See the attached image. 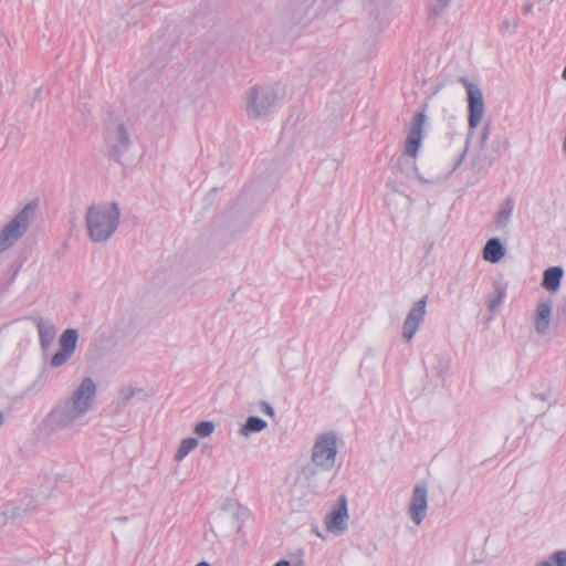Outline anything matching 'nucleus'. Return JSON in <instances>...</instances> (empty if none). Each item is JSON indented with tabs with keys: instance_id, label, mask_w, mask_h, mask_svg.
Here are the masks:
<instances>
[{
	"instance_id": "nucleus-35",
	"label": "nucleus",
	"mask_w": 566,
	"mask_h": 566,
	"mask_svg": "<svg viewBox=\"0 0 566 566\" xmlns=\"http://www.w3.org/2000/svg\"><path fill=\"white\" fill-rule=\"evenodd\" d=\"M228 506L232 509V512H231L232 518L238 521L239 515L241 513V507L238 506L237 504H229Z\"/></svg>"
},
{
	"instance_id": "nucleus-14",
	"label": "nucleus",
	"mask_w": 566,
	"mask_h": 566,
	"mask_svg": "<svg viewBox=\"0 0 566 566\" xmlns=\"http://www.w3.org/2000/svg\"><path fill=\"white\" fill-rule=\"evenodd\" d=\"M317 0H289L285 15L294 24H306L311 20V12Z\"/></svg>"
},
{
	"instance_id": "nucleus-4",
	"label": "nucleus",
	"mask_w": 566,
	"mask_h": 566,
	"mask_svg": "<svg viewBox=\"0 0 566 566\" xmlns=\"http://www.w3.org/2000/svg\"><path fill=\"white\" fill-rule=\"evenodd\" d=\"M333 469H322L314 462L305 464L291 488L292 500L300 501L301 495L307 496L326 490L334 478Z\"/></svg>"
},
{
	"instance_id": "nucleus-17",
	"label": "nucleus",
	"mask_w": 566,
	"mask_h": 566,
	"mask_svg": "<svg viewBox=\"0 0 566 566\" xmlns=\"http://www.w3.org/2000/svg\"><path fill=\"white\" fill-rule=\"evenodd\" d=\"M564 276V269L562 266H551L543 273L542 287L551 293L559 290L562 279Z\"/></svg>"
},
{
	"instance_id": "nucleus-31",
	"label": "nucleus",
	"mask_w": 566,
	"mask_h": 566,
	"mask_svg": "<svg viewBox=\"0 0 566 566\" xmlns=\"http://www.w3.org/2000/svg\"><path fill=\"white\" fill-rule=\"evenodd\" d=\"M450 2L451 0H437V3L432 7V13L436 15L441 14Z\"/></svg>"
},
{
	"instance_id": "nucleus-34",
	"label": "nucleus",
	"mask_w": 566,
	"mask_h": 566,
	"mask_svg": "<svg viewBox=\"0 0 566 566\" xmlns=\"http://www.w3.org/2000/svg\"><path fill=\"white\" fill-rule=\"evenodd\" d=\"M261 409L264 413L273 417L274 416V409L272 408V406L270 403H268L266 401H262L261 402Z\"/></svg>"
},
{
	"instance_id": "nucleus-11",
	"label": "nucleus",
	"mask_w": 566,
	"mask_h": 566,
	"mask_svg": "<svg viewBox=\"0 0 566 566\" xmlns=\"http://www.w3.org/2000/svg\"><path fill=\"white\" fill-rule=\"evenodd\" d=\"M426 120L427 116L424 111H419L413 116L412 124L405 143V154L411 158H416L422 144V132Z\"/></svg>"
},
{
	"instance_id": "nucleus-37",
	"label": "nucleus",
	"mask_w": 566,
	"mask_h": 566,
	"mask_svg": "<svg viewBox=\"0 0 566 566\" xmlns=\"http://www.w3.org/2000/svg\"><path fill=\"white\" fill-rule=\"evenodd\" d=\"M274 566H291V563L286 559L277 562Z\"/></svg>"
},
{
	"instance_id": "nucleus-29",
	"label": "nucleus",
	"mask_w": 566,
	"mask_h": 566,
	"mask_svg": "<svg viewBox=\"0 0 566 566\" xmlns=\"http://www.w3.org/2000/svg\"><path fill=\"white\" fill-rule=\"evenodd\" d=\"M518 28V22L515 20L504 19L501 23V30L504 32L515 33Z\"/></svg>"
},
{
	"instance_id": "nucleus-10",
	"label": "nucleus",
	"mask_w": 566,
	"mask_h": 566,
	"mask_svg": "<svg viewBox=\"0 0 566 566\" xmlns=\"http://www.w3.org/2000/svg\"><path fill=\"white\" fill-rule=\"evenodd\" d=\"M348 510L345 495L338 497L337 504L325 517L327 531L340 535L347 530Z\"/></svg>"
},
{
	"instance_id": "nucleus-5",
	"label": "nucleus",
	"mask_w": 566,
	"mask_h": 566,
	"mask_svg": "<svg viewBox=\"0 0 566 566\" xmlns=\"http://www.w3.org/2000/svg\"><path fill=\"white\" fill-rule=\"evenodd\" d=\"M281 99L276 85H254L247 91L245 112L249 118L259 119L270 115Z\"/></svg>"
},
{
	"instance_id": "nucleus-38",
	"label": "nucleus",
	"mask_w": 566,
	"mask_h": 566,
	"mask_svg": "<svg viewBox=\"0 0 566 566\" xmlns=\"http://www.w3.org/2000/svg\"><path fill=\"white\" fill-rule=\"evenodd\" d=\"M196 566H210V564L206 560H202V562L198 563Z\"/></svg>"
},
{
	"instance_id": "nucleus-23",
	"label": "nucleus",
	"mask_w": 566,
	"mask_h": 566,
	"mask_svg": "<svg viewBox=\"0 0 566 566\" xmlns=\"http://www.w3.org/2000/svg\"><path fill=\"white\" fill-rule=\"evenodd\" d=\"M268 426L266 421L256 416H251L240 429V434L248 437L250 433L260 432Z\"/></svg>"
},
{
	"instance_id": "nucleus-19",
	"label": "nucleus",
	"mask_w": 566,
	"mask_h": 566,
	"mask_svg": "<svg viewBox=\"0 0 566 566\" xmlns=\"http://www.w3.org/2000/svg\"><path fill=\"white\" fill-rule=\"evenodd\" d=\"M507 283L503 277H499L494 280L492 285V291L488 298V308L491 312H494L499 305L502 303L503 298L506 295Z\"/></svg>"
},
{
	"instance_id": "nucleus-7",
	"label": "nucleus",
	"mask_w": 566,
	"mask_h": 566,
	"mask_svg": "<svg viewBox=\"0 0 566 566\" xmlns=\"http://www.w3.org/2000/svg\"><path fill=\"white\" fill-rule=\"evenodd\" d=\"M34 213V206L28 203L0 231V253L11 248L27 232Z\"/></svg>"
},
{
	"instance_id": "nucleus-8",
	"label": "nucleus",
	"mask_w": 566,
	"mask_h": 566,
	"mask_svg": "<svg viewBox=\"0 0 566 566\" xmlns=\"http://www.w3.org/2000/svg\"><path fill=\"white\" fill-rule=\"evenodd\" d=\"M337 437L333 431L319 434L312 448L311 461L322 469H335Z\"/></svg>"
},
{
	"instance_id": "nucleus-21",
	"label": "nucleus",
	"mask_w": 566,
	"mask_h": 566,
	"mask_svg": "<svg viewBox=\"0 0 566 566\" xmlns=\"http://www.w3.org/2000/svg\"><path fill=\"white\" fill-rule=\"evenodd\" d=\"M153 396L150 390L143 388H136L133 386H125L119 389V401L127 405L134 397H138L139 400H147Z\"/></svg>"
},
{
	"instance_id": "nucleus-28",
	"label": "nucleus",
	"mask_w": 566,
	"mask_h": 566,
	"mask_svg": "<svg viewBox=\"0 0 566 566\" xmlns=\"http://www.w3.org/2000/svg\"><path fill=\"white\" fill-rule=\"evenodd\" d=\"M556 322L566 324V298L562 300L555 310Z\"/></svg>"
},
{
	"instance_id": "nucleus-25",
	"label": "nucleus",
	"mask_w": 566,
	"mask_h": 566,
	"mask_svg": "<svg viewBox=\"0 0 566 566\" xmlns=\"http://www.w3.org/2000/svg\"><path fill=\"white\" fill-rule=\"evenodd\" d=\"M536 566H566V551H557Z\"/></svg>"
},
{
	"instance_id": "nucleus-12",
	"label": "nucleus",
	"mask_w": 566,
	"mask_h": 566,
	"mask_svg": "<svg viewBox=\"0 0 566 566\" xmlns=\"http://www.w3.org/2000/svg\"><path fill=\"white\" fill-rule=\"evenodd\" d=\"M427 298L428 296L424 295L421 300L417 301L403 322L402 339L406 343H409L413 338L420 324L423 322L426 315Z\"/></svg>"
},
{
	"instance_id": "nucleus-27",
	"label": "nucleus",
	"mask_w": 566,
	"mask_h": 566,
	"mask_svg": "<svg viewBox=\"0 0 566 566\" xmlns=\"http://www.w3.org/2000/svg\"><path fill=\"white\" fill-rule=\"evenodd\" d=\"M72 356H73L72 354L60 349L51 357L50 365L53 368H59V367L63 366L64 364H66L71 359Z\"/></svg>"
},
{
	"instance_id": "nucleus-6",
	"label": "nucleus",
	"mask_w": 566,
	"mask_h": 566,
	"mask_svg": "<svg viewBox=\"0 0 566 566\" xmlns=\"http://www.w3.org/2000/svg\"><path fill=\"white\" fill-rule=\"evenodd\" d=\"M104 143L107 156L119 161L132 146L127 126L118 119L109 120L105 128Z\"/></svg>"
},
{
	"instance_id": "nucleus-33",
	"label": "nucleus",
	"mask_w": 566,
	"mask_h": 566,
	"mask_svg": "<svg viewBox=\"0 0 566 566\" xmlns=\"http://www.w3.org/2000/svg\"><path fill=\"white\" fill-rule=\"evenodd\" d=\"M511 146L510 144V140L509 139H504L500 145H497L494 149V151L497 154V155H501L503 151H505L506 149H509Z\"/></svg>"
},
{
	"instance_id": "nucleus-13",
	"label": "nucleus",
	"mask_w": 566,
	"mask_h": 566,
	"mask_svg": "<svg viewBox=\"0 0 566 566\" xmlns=\"http://www.w3.org/2000/svg\"><path fill=\"white\" fill-rule=\"evenodd\" d=\"M428 488L426 484H417L413 488L409 504V516L416 525H420L427 515Z\"/></svg>"
},
{
	"instance_id": "nucleus-18",
	"label": "nucleus",
	"mask_w": 566,
	"mask_h": 566,
	"mask_svg": "<svg viewBox=\"0 0 566 566\" xmlns=\"http://www.w3.org/2000/svg\"><path fill=\"white\" fill-rule=\"evenodd\" d=\"M483 259L490 263H497L505 255V248L499 238H491L483 248Z\"/></svg>"
},
{
	"instance_id": "nucleus-15",
	"label": "nucleus",
	"mask_w": 566,
	"mask_h": 566,
	"mask_svg": "<svg viewBox=\"0 0 566 566\" xmlns=\"http://www.w3.org/2000/svg\"><path fill=\"white\" fill-rule=\"evenodd\" d=\"M552 317V304L549 301H541L536 305L534 316V328L536 333L544 336L548 333Z\"/></svg>"
},
{
	"instance_id": "nucleus-2",
	"label": "nucleus",
	"mask_w": 566,
	"mask_h": 566,
	"mask_svg": "<svg viewBox=\"0 0 566 566\" xmlns=\"http://www.w3.org/2000/svg\"><path fill=\"white\" fill-rule=\"evenodd\" d=\"M120 209L116 202L92 205L85 213L88 238L94 243L108 241L119 226Z\"/></svg>"
},
{
	"instance_id": "nucleus-9",
	"label": "nucleus",
	"mask_w": 566,
	"mask_h": 566,
	"mask_svg": "<svg viewBox=\"0 0 566 566\" xmlns=\"http://www.w3.org/2000/svg\"><path fill=\"white\" fill-rule=\"evenodd\" d=\"M459 82L465 87L469 102V127L470 129L478 127L481 123L485 106L482 91L478 85L471 83L467 77H460Z\"/></svg>"
},
{
	"instance_id": "nucleus-20",
	"label": "nucleus",
	"mask_w": 566,
	"mask_h": 566,
	"mask_svg": "<svg viewBox=\"0 0 566 566\" xmlns=\"http://www.w3.org/2000/svg\"><path fill=\"white\" fill-rule=\"evenodd\" d=\"M40 345L43 349L48 348L55 338V326L49 321L36 318L35 319Z\"/></svg>"
},
{
	"instance_id": "nucleus-3",
	"label": "nucleus",
	"mask_w": 566,
	"mask_h": 566,
	"mask_svg": "<svg viewBox=\"0 0 566 566\" xmlns=\"http://www.w3.org/2000/svg\"><path fill=\"white\" fill-rule=\"evenodd\" d=\"M469 148V139L453 140L444 158L431 160L428 164V172L424 175L417 170L420 182L439 184L451 176L462 164Z\"/></svg>"
},
{
	"instance_id": "nucleus-30",
	"label": "nucleus",
	"mask_w": 566,
	"mask_h": 566,
	"mask_svg": "<svg viewBox=\"0 0 566 566\" xmlns=\"http://www.w3.org/2000/svg\"><path fill=\"white\" fill-rule=\"evenodd\" d=\"M532 397L534 399L541 400L543 402H548V407L552 406V402H551L552 391L549 389L545 390L544 392H533Z\"/></svg>"
},
{
	"instance_id": "nucleus-39",
	"label": "nucleus",
	"mask_w": 566,
	"mask_h": 566,
	"mask_svg": "<svg viewBox=\"0 0 566 566\" xmlns=\"http://www.w3.org/2000/svg\"><path fill=\"white\" fill-rule=\"evenodd\" d=\"M41 93V87L35 90V94L39 95Z\"/></svg>"
},
{
	"instance_id": "nucleus-26",
	"label": "nucleus",
	"mask_w": 566,
	"mask_h": 566,
	"mask_svg": "<svg viewBox=\"0 0 566 566\" xmlns=\"http://www.w3.org/2000/svg\"><path fill=\"white\" fill-rule=\"evenodd\" d=\"M214 431V423L212 421L198 422L193 428V433L200 438H207Z\"/></svg>"
},
{
	"instance_id": "nucleus-1",
	"label": "nucleus",
	"mask_w": 566,
	"mask_h": 566,
	"mask_svg": "<svg viewBox=\"0 0 566 566\" xmlns=\"http://www.w3.org/2000/svg\"><path fill=\"white\" fill-rule=\"evenodd\" d=\"M96 385L92 378H84L71 397L57 403L46 416L50 432L55 433L75 426H82L83 418L93 407Z\"/></svg>"
},
{
	"instance_id": "nucleus-32",
	"label": "nucleus",
	"mask_w": 566,
	"mask_h": 566,
	"mask_svg": "<svg viewBox=\"0 0 566 566\" xmlns=\"http://www.w3.org/2000/svg\"><path fill=\"white\" fill-rule=\"evenodd\" d=\"M490 132H491L490 124L484 125V127L482 129L481 137H480V145L482 147L485 145V143H486L488 138H489Z\"/></svg>"
},
{
	"instance_id": "nucleus-22",
	"label": "nucleus",
	"mask_w": 566,
	"mask_h": 566,
	"mask_svg": "<svg viewBox=\"0 0 566 566\" xmlns=\"http://www.w3.org/2000/svg\"><path fill=\"white\" fill-rule=\"evenodd\" d=\"M77 331L73 328L65 329L59 339L60 349L67 352L70 354H74L77 343Z\"/></svg>"
},
{
	"instance_id": "nucleus-36",
	"label": "nucleus",
	"mask_w": 566,
	"mask_h": 566,
	"mask_svg": "<svg viewBox=\"0 0 566 566\" xmlns=\"http://www.w3.org/2000/svg\"><path fill=\"white\" fill-rule=\"evenodd\" d=\"M523 12L524 14H530L533 12V3L532 2H526L523 7Z\"/></svg>"
},
{
	"instance_id": "nucleus-16",
	"label": "nucleus",
	"mask_w": 566,
	"mask_h": 566,
	"mask_svg": "<svg viewBox=\"0 0 566 566\" xmlns=\"http://www.w3.org/2000/svg\"><path fill=\"white\" fill-rule=\"evenodd\" d=\"M514 206H515L514 199L511 196L506 197L502 201L497 212L494 216V224H495L496 230L507 229V227L511 222V219H512Z\"/></svg>"
},
{
	"instance_id": "nucleus-24",
	"label": "nucleus",
	"mask_w": 566,
	"mask_h": 566,
	"mask_svg": "<svg viewBox=\"0 0 566 566\" xmlns=\"http://www.w3.org/2000/svg\"><path fill=\"white\" fill-rule=\"evenodd\" d=\"M198 447V440L196 438H186L184 439L179 448L177 449L175 453V461L179 462L184 458H186L191 451H193Z\"/></svg>"
}]
</instances>
